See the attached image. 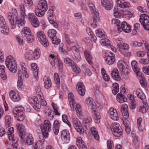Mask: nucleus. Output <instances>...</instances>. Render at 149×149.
<instances>
[{
	"mask_svg": "<svg viewBox=\"0 0 149 149\" xmlns=\"http://www.w3.org/2000/svg\"><path fill=\"white\" fill-rule=\"evenodd\" d=\"M8 19L10 24V28L13 29L16 26L19 27H22L24 26L26 21L24 19L19 17L17 10L13 9L12 13H8L7 14Z\"/></svg>",
	"mask_w": 149,
	"mask_h": 149,
	"instance_id": "nucleus-1",
	"label": "nucleus"
},
{
	"mask_svg": "<svg viewBox=\"0 0 149 149\" xmlns=\"http://www.w3.org/2000/svg\"><path fill=\"white\" fill-rule=\"evenodd\" d=\"M69 101L71 108L73 110L75 107L77 116L80 118L81 116V106L78 104H76L74 100V95L72 93H70L68 95Z\"/></svg>",
	"mask_w": 149,
	"mask_h": 149,
	"instance_id": "nucleus-2",
	"label": "nucleus"
},
{
	"mask_svg": "<svg viewBox=\"0 0 149 149\" xmlns=\"http://www.w3.org/2000/svg\"><path fill=\"white\" fill-rule=\"evenodd\" d=\"M6 64L10 72L15 73L17 71V64L13 56H8L6 60Z\"/></svg>",
	"mask_w": 149,
	"mask_h": 149,
	"instance_id": "nucleus-3",
	"label": "nucleus"
},
{
	"mask_svg": "<svg viewBox=\"0 0 149 149\" xmlns=\"http://www.w3.org/2000/svg\"><path fill=\"white\" fill-rule=\"evenodd\" d=\"M51 127V123L48 120H45L43 123L40 125V128L43 135L45 138L47 137L49 135L48 132L50 131Z\"/></svg>",
	"mask_w": 149,
	"mask_h": 149,
	"instance_id": "nucleus-4",
	"label": "nucleus"
},
{
	"mask_svg": "<svg viewBox=\"0 0 149 149\" xmlns=\"http://www.w3.org/2000/svg\"><path fill=\"white\" fill-rule=\"evenodd\" d=\"M112 134L116 137H120L123 134V130L119 124L115 123L111 125Z\"/></svg>",
	"mask_w": 149,
	"mask_h": 149,
	"instance_id": "nucleus-5",
	"label": "nucleus"
},
{
	"mask_svg": "<svg viewBox=\"0 0 149 149\" xmlns=\"http://www.w3.org/2000/svg\"><path fill=\"white\" fill-rule=\"evenodd\" d=\"M139 21L144 29L149 30V16L146 14H142L140 15Z\"/></svg>",
	"mask_w": 149,
	"mask_h": 149,
	"instance_id": "nucleus-6",
	"label": "nucleus"
},
{
	"mask_svg": "<svg viewBox=\"0 0 149 149\" xmlns=\"http://www.w3.org/2000/svg\"><path fill=\"white\" fill-rule=\"evenodd\" d=\"M117 31L118 32H120L123 31L125 33H129L131 31V26L126 22H123L120 24V26L118 27Z\"/></svg>",
	"mask_w": 149,
	"mask_h": 149,
	"instance_id": "nucleus-7",
	"label": "nucleus"
},
{
	"mask_svg": "<svg viewBox=\"0 0 149 149\" xmlns=\"http://www.w3.org/2000/svg\"><path fill=\"white\" fill-rule=\"evenodd\" d=\"M73 125L77 132L80 134H82L84 132V130L82 125L79 120L76 118L72 119Z\"/></svg>",
	"mask_w": 149,
	"mask_h": 149,
	"instance_id": "nucleus-8",
	"label": "nucleus"
},
{
	"mask_svg": "<svg viewBox=\"0 0 149 149\" xmlns=\"http://www.w3.org/2000/svg\"><path fill=\"white\" fill-rule=\"evenodd\" d=\"M88 5L90 9L91 12L93 14L94 21L95 22L98 21L100 19L99 17V13L96 10L94 5L91 3H89Z\"/></svg>",
	"mask_w": 149,
	"mask_h": 149,
	"instance_id": "nucleus-9",
	"label": "nucleus"
},
{
	"mask_svg": "<svg viewBox=\"0 0 149 149\" xmlns=\"http://www.w3.org/2000/svg\"><path fill=\"white\" fill-rule=\"evenodd\" d=\"M29 102L30 103L34 104L33 108L36 110L38 111L37 109H40L41 107V105L39 103L38 98L35 97H33L29 99Z\"/></svg>",
	"mask_w": 149,
	"mask_h": 149,
	"instance_id": "nucleus-10",
	"label": "nucleus"
},
{
	"mask_svg": "<svg viewBox=\"0 0 149 149\" xmlns=\"http://www.w3.org/2000/svg\"><path fill=\"white\" fill-rule=\"evenodd\" d=\"M36 8L46 12L48 9L47 4V1L45 0L39 1Z\"/></svg>",
	"mask_w": 149,
	"mask_h": 149,
	"instance_id": "nucleus-11",
	"label": "nucleus"
},
{
	"mask_svg": "<svg viewBox=\"0 0 149 149\" xmlns=\"http://www.w3.org/2000/svg\"><path fill=\"white\" fill-rule=\"evenodd\" d=\"M105 60L108 64H113L115 60L114 54L112 52L110 53V54H106Z\"/></svg>",
	"mask_w": 149,
	"mask_h": 149,
	"instance_id": "nucleus-12",
	"label": "nucleus"
},
{
	"mask_svg": "<svg viewBox=\"0 0 149 149\" xmlns=\"http://www.w3.org/2000/svg\"><path fill=\"white\" fill-rule=\"evenodd\" d=\"M101 4L106 10H110L113 8V2L111 0H101Z\"/></svg>",
	"mask_w": 149,
	"mask_h": 149,
	"instance_id": "nucleus-13",
	"label": "nucleus"
},
{
	"mask_svg": "<svg viewBox=\"0 0 149 149\" xmlns=\"http://www.w3.org/2000/svg\"><path fill=\"white\" fill-rule=\"evenodd\" d=\"M117 5L118 6L122 8H129L131 6L128 2H126L123 0H117Z\"/></svg>",
	"mask_w": 149,
	"mask_h": 149,
	"instance_id": "nucleus-14",
	"label": "nucleus"
},
{
	"mask_svg": "<svg viewBox=\"0 0 149 149\" xmlns=\"http://www.w3.org/2000/svg\"><path fill=\"white\" fill-rule=\"evenodd\" d=\"M17 131L19 132V135L21 139H23L24 137V127L21 124L17 123L16 124Z\"/></svg>",
	"mask_w": 149,
	"mask_h": 149,
	"instance_id": "nucleus-15",
	"label": "nucleus"
},
{
	"mask_svg": "<svg viewBox=\"0 0 149 149\" xmlns=\"http://www.w3.org/2000/svg\"><path fill=\"white\" fill-rule=\"evenodd\" d=\"M61 137L65 142L66 143H68L70 139L69 132L66 130H63L61 132Z\"/></svg>",
	"mask_w": 149,
	"mask_h": 149,
	"instance_id": "nucleus-16",
	"label": "nucleus"
},
{
	"mask_svg": "<svg viewBox=\"0 0 149 149\" xmlns=\"http://www.w3.org/2000/svg\"><path fill=\"white\" fill-rule=\"evenodd\" d=\"M110 117L114 120H117L118 119V117L117 111L116 109L113 108H110L109 111Z\"/></svg>",
	"mask_w": 149,
	"mask_h": 149,
	"instance_id": "nucleus-17",
	"label": "nucleus"
},
{
	"mask_svg": "<svg viewBox=\"0 0 149 149\" xmlns=\"http://www.w3.org/2000/svg\"><path fill=\"white\" fill-rule=\"evenodd\" d=\"M90 109L91 110L93 116L95 119V122L97 123H99L100 116L99 113L97 111V109L95 107Z\"/></svg>",
	"mask_w": 149,
	"mask_h": 149,
	"instance_id": "nucleus-18",
	"label": "nucleus"
},
{
	"mask_svg": "<svg viewBox=\"0 0 149 149\" xmlns=\"http://www.w3.org/2000/svg\"><path fill=\"white\" fill-rule=\"evenodd\" d=\"M78 88V92L79 95L84 96L85 93V87L81 82H79L77 85Z\"/></svg>",
	"mask_w": 149,
	"mask_h": 149,
	"instance_id": "nucleus-19",
	"label": "nucleus"
},
{
	"mask_svg": "<svg viewBox=\"0 0 149 149\" xmlns=\"http://www.w3.org/2000/svg\"><path fill=\"white\" fill-rule=\"evenodd\" d=\"M132 136L133 138V144L134 147L136 149H138L140 146V142L138 139V137L136 134L132 133Z\"/></svg>",
	"mask_w": 149,
	"mask_h": 149,
	"instance_id": "nucleus-20",
	"label": "nucleus"
},
{
	"mask_svg": "<svg viewBox=\"0 0 149 149\" xmlns=\"http://www.w3.org/2000/svg\"><path fill=\"white\" fill-rule=\"evenodd\" d=\"M9 94L11 99L14 102H17L20 100V96L17 94L16 95L15 92L12 90L10 91Z\"/></svg>",
	"mask_w": 149,
	"mask_h": 149,
	"instance_id": "nucleus-21",
	"label": "nucleus"
},
{
	"mask_svg": "<svg viewBox=\"0 0 149 149\" xmlns=\"http://www.w3.org/2000/svg\"><path fill=\"white\" fill-rule=\"evenodd\" d=\"M24 111V109L21 106L18 107L14 108L13 110V112L14 113V116L16 117L20 113H23Z\"/></svg>",
	"mask_w": 149,
	"mask_h": 149,
	"instance_id": "nucleus-22",
	"label": "nucleus"
},
{
	"mask_svg": "<svg viewBox=\"0 0 149 149\" xmlns=\"http://www.w3.org/2000/svg\"><path fill=\"white\" fill-rule=\"evenodd\" d=\"M38 141L37 143L38 142ZM26 144L28 146H30L33 144L35 143H34V139L32 135L30 134H28L26 138Z\"/></svg>",
	"mask_w": 149,
	"mask_h": 149,
	"instance_id": "nucleus-23",
	"label": "nucleus"
},
{
	"mask_svg": "<svg viewBox=\"0 0 149 149\" xmlns=\"http://www.w3.org/2000/svg\"><path fill=\"white\" fill-rule=\"evenodd\" d=\"M17 75L18 79L17 82V86L19 88L21 89L22 87L23 82L22 73L20 71H19L18 72Z\"/></svg>",
	"mask_w": 149,
	"mask_h": 149,
	"instance_id": "nucleus-24",
	"label": "nucleus"
},
{
	"mask_svg": "<svg viewBox=\"0 0 149 149\" xmlns=\"http://www.w3.org/2000/svg\"><path fill=\"white\" fill-rule=\"evenodd\" d=\"M111 74L112 77L115 80L119 81L120 80V77L118 74V69L115 68L112 71Z\"/></svg>",
	"mask_w": 149,
	"mask_h": 149,
	"instance_id": "nucleus-25",
	"label": "nucleus"
},
{
	"mask_svg": "<svg viewBox=\"0 0 149 149\" xmlns=\"http://www.w3.org/2000/svg\"><path fill=\"white\" fill-rule=\"evenodd\" d=\"M84 54L87 61L89 64H91L92 63V58L89 51L86 50L84 51Z\"/></svg>",
	"mask_w": 149,
	"mask_h": 149,
	"instance_id": "nucleus-26",
	"label": "nucleus"
},
{
	"mask_svg": "<svg viewBox=\"0 0 149 149\" xmlns=\"http://www.w3.org/2000/svg\"><path fill=\"white\" fill-rule=\"evenodd\" d=\"M86 102L89 109H92L93 108H94L95 107L94 105L95 103L92 98L90 97L87 98L86 99Z\"/></svg>",
	"mask_w": 149,
	"mask_h": 149,
	"instance_id": "nucleus-27",
	"label": "nucleus"
},
{
	"mask_svg": "<svg viewBox=\"0 0 149 149\" xmlns=\"http://www.w3.org/2000/svg\"><path fill=\"white\" fill-rule=\"evenodd\" d=\"M49 60L51 64L53 66L55 65L56 63L58 61L57 56H55L53 54H51L49 55Z\"/></svg>",
	"mask_w": 149,
	"mask_h": 149,
	"instance_id": "nucleus-28",
	"label": "nucleus"
},
{
	"mask_svg": "<svg viewBox=\"0 0 149 149\" xmlns=\"http://www.w3.org/2000/svg\"><path fill=\"white\" fill-rule=\"evenodd\" d=\"M76 145L80 149H86L84 142L80 137L77 138L76 141Z\"/></svg>",
	"mask_w": 149,
	"mask_h": 149,
	"instance_id": "nucleus-29",
	"label": "nucleus"
},
{
	"mask_svg": "<svg viewBox=\"0 0 149 149\" xmlns=\"http://www.w3.org/2000/svg\"><path fill=\"white\" fill-rule=\"evenodd\" d=\"M31 68L33 75L35 77H37L38 75V70L37 69V65L36 63H32L31 64Z\"/></svg>",
	"mask_w": 149,
	"mask_h": 149,
	"instance_id": "nucleus-30",
	"label": "nucleus"
},
{
	"mask_svg": "<svg viewBox=\"0 0 149 149\" xmlns=\"http://www.w3.org/2000/svg\"><path fill=\"white\" fill-rule=\"evenodd\" d=\"M0 32L2 34L8 35L9 33V28L6 24L4 26H0Z\"/></svg>",
	"mask_w": 149,
	"mask_h": 149,
	"instance_id": "nucleus-31",
	"label": "nucleus"
},
{
	"mask_svg": "<svg viewBox=\"0 0 149 149\" xmlns=\"http://www.w3.org/2000/svg\"><path fill=\"white\" fill-rule=\"evenodd\" d=\"M116 97L117 100L119 103H121L126 102L127 99L125 97V96L120 93H118L116 96Z\"/></svg>",
	"mask_w": 149,
	"mask_h": 149,
	"instance_id": "nucleus-32",
	"label": "nucleus"
},
{
	"mask_svg": "<svg viewBox=\"0 0 149 149\" xmlns=\"http://www.w3.org/2000/svg\"><path fill=\"white\" fill-rule=\"evenodd\" d=\"M100 42L102 45L107 46L108 47H113L111 45V42L108 39L104 38L100 40Z\"/></svg>",
	"mask_w": 149,
	"mask_h": 149,
	"instance_id": "nucleus-33",
	"label": "nucleus"
},
{
	"mask_svg": "<svg viewBox=\"0 0 149 149\" xmlns=\"http://www.w3.org/2000/svg\"><path fill=\"white\" fill-rule=\"evenodd\" d=\"M33 51L31 50H28L25 53V57L26 59L29 60H33L34 57L33 56L32 53Z\"/></svg>",
	"mask_w": 149,
	"mask_h": 149,
	"instance_id": "nucleus-34",
	"label": "nucleus"
},
{
	"mask_svg": "<svg viewBox=\"0 0 149 149\" xmlns=\"http://www.w3.org/2000/svg\"><path fill=\"white\" fill-rule=\"evenodd\" d=\"M44 86L47 89L49 88L52 86L51 81L49 77H47L44 80Z\"/></svg>",
	"mask_w": 149,
	"mask_h": 149,
	"instance_id": "nucleus-35",
	"label": "nucleus"
},
{
	"mask_svg": "<svg viewBox=\"0 0 149 149\" xmlns=\"http://www.w3.org/2000/svg\"><path fill=\"white\" fill-rule=\"evenodd\" d=\"M96 34L97 36L99 38H101L102 39L106 38V35L104 31H102L101 29H97L95 30Z\"/></svg>",
	"mask_w": 149,
	"mask_h": 149,
	"instance_id": "nucleus-36",
	"label": "nucleus"
},
{
	"mask_svg": "<svg viewBox=\"0 0 149 149\" xmlns=\"http://www.w3.org/2000/svg\"><path fill=\"white\" fill-rule=\"evenodd\" d=\"M22 34L23 36L29 35L31 33L30 29L27 27H24L22 30Z\"/></svg>",
	"mask_w": 149,
	"mask_h": 149,
	"instance_id": "nucleus-37",
	"label": "nucleus"
},
{
	"mask_svg": "<svg viewBox=\"0 0 149 149\" xmlns=\"http://www.w3.org/2000/svg\"><path fill=\"white\" fill-rule=\"evenodd\" d=\"M135 93L138 97L142 100V102L144 104L146 102V96L144 94L142 93H140L136 91Z\"/></svg>",
	"mask_w": 149,
	"mask_h": 149,
	"instance_id": "nucleus-38",
	"label": "nucleus"
},
{
	"mask_svg": "<svg viewBox=\"0 0 149 149\" xmlns=\"http://www.w3.org/2000/svg\"><path fill=\"white\" fill-rule=\"evenodd\" d=\"M113 89L112 90V92L113 94L115 95L119 91V86L118 83H114L113 84Z\"/></svg>",
	"mask_w": 149,
	"mask_h": 149,
	"instance_id": "nucleus-39",
	"label": "nucleus"
},
{
	"mask_svg": "<svg viewBox=\"0 0 149 149\" xmlns=\"http://www.w3.org/2000/svg\"><path fill=\"white\" fill-rule=\"evenodd\" d=\"M47 34L48 36L51 39H53V38L56 37V31L54 29H49L48 31Z\"/></svg>",
	"mask_w": 149,
	"mask_h": 149,
	"instance_id": "nucleus-40",
	"label": "nucleus"
},
{
	"mask_svg": "<svg viewBox=\"0 0 149 149\" xmlns=\"http://www.w3.org/2000/svg\"><path fill=\"white\" fill-rule=\"evenodd\" d=\"M91 131L92 134L93 136L95 139L98 140L99 138L98 132L96 128L95 127H93L91 129Z\"/></svg>",
	"mask_w": 149,
	"mask_h": 149,
	"instance_id": "nucleus-41",
	"label": "nucleus"
},
{
	"mask_svg": "<svg viewBox=\"0 0 149 149\" xmlns=\"http://www.w3.org/2000/svg\"><path fill=\"white\" fill-rule=\"evenodd\" d=\"M147 5L148 6V10L146 9H143V8L141 6H138L137 9L141 12L146 13L147 15L148 13L149 14V0H146Z\"/></svg>",
	"mask_w": 149,
	"mask_h": 149,
	"instance_id": "nucleus-42",
	"label": "nucleus"
},
{
	"mask_svg": "<svg viewBox=\"0 0 149 149\" xmlns=\"http://www.w3.org/2000/svg\"><path fill=\"white\" fill-rule=\"evenodd\" d=\"M19 8L21 10V13L22 16L23 17H24V18H26L27 16L25 13V9L23 4L22 3H20L19 5Z\"/></svg>",
	"mask_w": 149,
	"mask_h": 149,
	"instance_id": "nucleus-43",
	"label": "nucleus"
},
{
	"mask_svg": "<svg viewBox=\"0 0 149 149\" xmlns=\"http://www.w3.org/2000/svg\"><path fill=\"white\" fill-rule=\"evenodd\" d=\"M40 51L38 48H37L34 50V51L32 53L33 56L34 57V59H37L40 56Z\"/></svg>",
	"mask_w": 149,
	"mask_h": 149,
	"instance_id": "nucleus-44",
	"label": "nucleus"
},
{
	"mask_svg": "<svg viewBox=\"0 0 149 149\" xmlns=\"http://www.w3.org/2000/svg\"><path fill=\"white\" fill-rule=\"evenodd\" d=\"M36 15L38 17H41L43 16L45 13V11H43L41 10L35 8V10Z\"/></svg>",
	"mask_w": 149,
	"mask_h": 149,
	"instance_id": "nucleus-45",
	"label": "nucleus"
},
{
	"mask_svg": "<svg viewBox=\"0 0 149 149\" xmlns=\"http://www.w3.org/2000/svg\"><path fill=\"white\" fill-rule=\"evenodd\" d=\"M37 36L39 41L43 40L44 37H46V36L44 32L42 31H39L37 32Z\"/></svg>",
	"mask_w": 149,
	"mask_h": 149,
	"instance_id": "nucleus-46",
	"label": "nucleus"
},
{
	"mask_svg": "<svg viewBox=\"0 0 149 149\" xmlns=\"http://www.w3.org/2000/svg\"><path fill=\"white\" fill-rule=\"evenodd\" d=\"M43 141L40 140L36 143H35L33 146V147L34 149H39L41 147L42 145L44 144Z\"/></svg>",
	"mask_w": 149,
	"mask_h": 149,
	"instance_id": "nucleus-47",
	"label": "nucleus"
},
{
	"mask_svg": "<svg viewBox=\"0 0 149 149\" xmlns=\"http://www.w3.org/2000/svg\"><path fill=\"white\" fill-rule=\"evenodd\" d=\"M73 71L79 74L81 72V70L79 68L78 66L74 63L71 66Z\"/></svg>",
	"mask_w": 149,
	"mask_h": 149,
	"instance_id": "nucleus-48",
	"label": "nucleus"
},
{
	"mask_svg": "<svg viewBox=\"0 0 149 149\" xmlns=\"http://www.w3.org/2000/svg\"><path fill=\"white\" fill-rule=\"evenodd\" d=\"M64 62L66 64H68L69 65L72 66L74 62L71 59L69 58H65L64 60Z\"/></svg>",
	"mask_w": 149,
	"mask_h": 149,
	"instance_id": "nucleus-49",
	"label": "nucleus"
},
{
	"mask_svg": "<svg viewBox=\"0 0 149 149\" xmlns=\"http://www.w3.org/2000/svg\"><path fill=\"white\" fill-rule=\"evenodd\" d=\"M143 106L140 107V108L139 109V111L143 113H144L146 112V111L148 110V105L146 104V102Z\"/></svg>",
	"mask_w": 149,
	"mask_h": 149,
	"instance_id": "nucleus-50",
	"label": "nucleus"
},
{
	"mask_svg": "<svg viewBox=\"0 0 149 149\" xmlns=\"http://www.w3.org/2000/svg\"><path fill=\"white\" fill-rule=\"evenodd\" d=\"M92 121V119L91 117H88L86 119L83 121V123L84 124L85 126L86 127H88L89 126V123Z\"/></svg>",
	"mask_w": 149,
	"mask_h": 149,
	"instance_id": "nucleus-51",
	"label": "nucleus"
},
{
	"mask_svg": "<svg viewBox=\"0 0 149 149\" xmlns=\"http://www.w3.org/2000/svg\"><path fill=\"white\" fill-rule=\"evenodd\" d=\"M111 23L112 24H116L117 30L118 29V27L120 25V20L116 19H112L111 21Z\"/></svg>",
	"mask_w": 149,
	"mask_h": 149,
	"instance_id": "nucleus-52",
	"label": "nucleus"
},
{
	"mask_svg": "<svg viewBox=\"0 0 149 149\" xmlns=\"http://www.w3.org/2000/svg\"><path fill=\"white\" fill-rule=\"evenodd\" d=\"M28 17L31 22L35 20L37 18L36 17L33 13H29L28 16Z\"/></svg>",
	"mask_w": 149,
	"mask_h": 149,
	"instance_id": "nucleus-53",
	"label": "nucleus"
},
{
	"mask_svg": "<svg viewBox=\"0 0 149 149\" xmlns=\"http://www.w3.org/2000/svg\"><path fill=\"white\" fill-rule=\"evenodd\" d=\"M131 65L132 68L134 71L135 72L136 71H138V70L139 68L137 67V63L136 61H133L131 63Z\"/></svg>",
	"mask_w": 149,
	"mask_h": 149,
	"instance_id": "nucleus-54",
	"label": "nucleus"
},
{
	"mask_svg": "<svg viewBox=\"0 0 149 149\" xmlns=\"http://www.w3.org/2000/svg\"><path fill=\"white\" fill-rule=\"evenodd\" d=\"M39 41L44 47H47L49 45V43L48 40L46 37H44L43 40H40Z\"/></svg>",
	"mask_w": 149,
	"mask_h": 149,
	"instance_id": "nucleus-55",
	"label": "nucleus"
},
{
	"mask_svg": "<svg viewBox=\"0 0 149 149\" xmlns=\"http://www.w3.org/2000/svg\"><path fill=\"white\" fill-rule=\"evenodd\" d=\"M62 120L65 123L67 124L68 126L70 127H71V125L70 123L67 120V117L65 115H63L62 116Z\"/></svg>",
	"mask_w": 149,
	"mask_h": 149,
	"instance_id": "nucleus-56",
	"label": "nucleus"
},
{
	"mask_svg": "<svg viewBox=\"0 0 149 149\" xmlns=\"http://www.w3.org/2000/svg\"><path fill=\"white\" fill-rule=\"evenodd\" d=\"M48 19L50 23L52 24L53 26L55 28H57L58 27V24L57 23L54 21V19L50 18V17H48Z\"/></svg>",
	"mask_w": 149,
	"mask_h": 149,
	"instance_id": "nucleus-57",
	"label": "nucleus"
},
{
	"mask_svg": "<svg viewBox=\"0 0 149 149\" xmlns=\"http://www.w3.org/2000/svg\"><path fill=\"white\" fill-rule=\"evenodd\" d=\"M140 69L138 70V71L136 70L135 72H136L137 77L139 79V80H141L143 79L144 77V75L142 74V73L140 72Z\"/></svg>",
	"mask_w": 149,
	"mask_h": 149,
	"instance_id": "nucleus-58",
	"label": "nucleus"
},
{
	"mask_svg": "<svg viewBox=\"0 0 149 149\" xmlns=\"http://www.w3.org/2000/svg\"><path fill=\"white\" fill-rule=\"evenodd\" d=\"M29 35L26 36V37L27 39V42L30 43L32 42L34 40V36L32 35L31 33Z\"/></svg>",
	"mask_w": 149,
	"mask_h": 149,
	"instance_id": "nucleus-59",
	"label": "nucleus"
},
{
	"mask_svg": "<svg viewBox=\"0 0 149 149\" xmlns=\"http://www.w3.org/2000/svg\"><path fill=\"white\" fill-rule=\"evenodd\" d=\"M36 90L37 94L39 95L40 97L41 98L42 93L41 91L40 87L39 85H36Z\"/></svg>",
	"mask_w": 149,
	"mask_h": 149,
	"instance_id": "nucleus-60",
	"label": "nucleus"
},
{
	"mask_svg": "<svg viewBox=\"0 0 149 149\" xmlns=\"http://www.w3.org/2000/svg\"><path fill=\"white\" fill-rule=\"evenodd\" d=\"M31 23L33 26L35 28L38 27L39 25V22L37 18L35 20L31 22Z\"/></svg>",
	"mask_w": 149,
	"mask_h": 149,
	"instance_id": "nucleus-61",
	"label": "nucleus"
},
{
	"mask_svg": "<svg viewBox=\"0 0 149 149\" xmlns=\"http://www.w3.org/2000/svg\"><path fill=\"white\" fill-rule=\"evenodd\" d=\"M122 115L123 116V118H124L125 120L126 119L128 118L129 116V113L128 111H124L123 110L122 111H121Z\"/></svg>",
	"mask_w": 149,
	"mask_h": 149,
	"instance_id": "nucleus-62",
	"label": "nucleus"
},
{
	"mask_svg": "<svg viewBox=\"0 0 149 149\" xmlns=\"http://www.w3.org/2000/svg\"><path fill=\"white\" fill-rule=\"evenodd\" d=\"M53 44L55 45H57L60 43L61 40L59 39L58 38L56 37L53 38V39H51Z\"/></svg>",
	"mask_w": 149,
	"mask_h": 149,
	"instance_id": "nucleus-63",
	"label": "nucleus"
},
{
	"mask_svg": "<svg viewBox=\"0 0 149 149\" xmlns=\"http://www.w3.org/2000/svg\"><path fill=\"white\" fill-rule=\"evenodd\" d=\"M24 2L26 6L30 7L33 5L32 0H24Z\"/></svg>",
	"mask_w": 149,
	"mask_h": 149,
	"instance_id": "nucleus-64",
	"label": "nucleus"
}]
</instances>
